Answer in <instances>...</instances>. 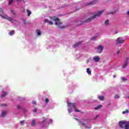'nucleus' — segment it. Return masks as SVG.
Segmentation results:
<instances>
[{
	"label": "nucleus",
	"instance_id": "obj_1",
	"mask_svg": "<svg viewBox=\"0 0 129 129\" xmlns=\"http://www.w3.org/2000/svg\"><path fill=\"white\" fill-rule=\"evenodd\" d=\"M119 126L120 128L129 129V121H120Z\"/></svg>",
	"mask_w": 129,
	"mask_h": 129
},
{
	"label": "nucleus",
	"instance_id": "obj_2",
	"mask_svg": "<svg viewBox=\"0 0 129 129\" xmlns=\"http://www.w3.org/2000/svg\"><path fill=\"white\" fill-rule=\"evenodd\" d=\"M102 13H103V11H98L95 15L92 16L90 18H88L86 20L85 22L86 23H89V22H91L92 20H94L96 18H97L98 17H100L101 15H102Z\"/></svg>",
	"mask_w": 129,
	"mask_h": 129
},
{
	"label": "nucleus",
	"instance_id": "obj_3",
	"mask_svg": "<svg viewBox=\"0 0 129 129\" xmlns=\"http://www.w3.org/2000/svg\"><path fill=\"white\" fill-rule=\"evenodd\" d=\"M52 20L55 22V24L56 26H57L58 28H60V29H65L64 26L61 27V26H62V22H60V20H59V19L56 17H53L52 18Z\"/></svg>",
	"mask_w": 129,
	"mask_h": 129
},
{
	"label": "nucleus",
	"instance_id": "obj_4",
	"mask_svg": "<svg viewBox=\"0 0 129 129\" xmlns=\"http://www.w3.org/2000/svg\"><path fill=\"white\" fill-rule=\"evenodd\" d=\"M67 104L69 107H70V106H72V107H74L75 111H76V112H80L81 111L78 110V109L76 108V104H75V103H71L69 102V101H68Z\"/></svg>",
	"mask_w": 129,
	"mask_h": 129
},
{
	"label": "nucleus",
	"instance_id": "obj_5",
	"mask_svg": "<svg viewBox=\"0 0 129 129\" xmlns=\"http://www.w3.org/2000/svg\"><path fill=\"white\" fill-rule=\"evenodd\" d=\"M103 48L104 47L102 45H100L98 47H95V49H97V53L100 54V53H102V51H103Z\"/></svg>",
	"mask_w": 129,
	"mask_h": 129
},
{
	"label": "nucleus",
	"instance_id": "obj_6",
	"mask_svg": "<svg viewBox=\"0 0 129 129\" xmlns=\"http://www.w3.org/2000/svg\"><path fill=\"white\" fill-rule=\"evenodd\" d=\"M115 42H116V44H122V43H124V40L122 39L120 37H118L116 39Z\"/></svg>",
	"mask_w": 129,
	"mask_h": 129
},
{
	"label": "nucleus",
	"instance_id": "obj_7",
	"mask_svg": "<svg viewBox=\"0 0 129 129\" xmlns=\"http://www.w3.org/2000/svg\"><path fill=\"white\" fill-rule=\"evenodd\" d=\"M93 60H94L96 62H99V61H100V57L98 56H94L93 58Z\"/></svg>",
	"mask_w": 129,
	"mask_h": 129
},
{
	"label": "nucleus",
	"instance_id": "obj_8",
	"mask_svg": "<svg viewBox=\"0 0 129 129\" xmlns=\"http://www.w3.org/2000/svg\"><path fill=\"white\" fill-rule=\"evenodd\" d=\"M81 44H82V41L77 42L75 44L73 45V48H76V47H78V46L80 45Z\"/></svg>",
	"mask_w": 129,
	"mask_h": 129
},
{
	"label": "nucleus",
	"instance_id": "obj_9",
	"mask_svg": "<svg viewBox=\"0 0 129 129\" xmlns=\"http://www.w3.org/2000/svg\"><path fill=\"white\" fill-rule=\"evenodd\" d=\"M45 23H48V25L52 26L53 25V22L52 21H49L48 19L44 20Z\"/></svg>",
	"mask_w": 129,
	"mask_h": 129
},
{
	"label": "nucleus",
	"instance_id": "obj_10",
	"mask_svg": "<svg viewBox=\"0 0 129 129\" xmlns=\"http://www.w3.org/2000/svg\"><path fill=\"white\" fill-rule=\"evenodd\" d=\"M128 64V62L127 61H124L123 64L122 68L124 69Z\"/></svg>",
	"mask_w": 129,
	"mask_h": 129
},
{
	"label": "nucleus",
	"instance_id": "obj_11",
	"mask_svg": "<svg viewBox=\"0 0 129 129\" xmlns=\"http://www.w3.org/2000/svg\"><path fill=\"white\" fill-rule=\"evenodd\" d=\"M0 17L6 19V20H8L9 21H12V18L11 17H5V16H3L2 15L0 14Z\"/></svg>",
	"mask_w": 129,
	"mask_h": 129
},
{
	"label": "nucleus",
	"instance_id": "obj_12",
	"mask_svg": "<svg viewBox=\"0 0 129 129\" xmlns=\"http://www.w3.org/2000/svg\"><path fill=\"white\" fill-rule=\"evenodd\" d=\"M7 111L3 112L1 114V117H5L6 116V115L7 114Z\"/></svg>",
	"mask_w": 129,
	"mask_h": 129
},
{
	"label": "nucleus",
	"instance_id": "obj_13",
	"mask_svg": "<svg viewBox=\"0 0 129 129\" xmlns=\"http://www.w3.org/2000/svg\"><path fill=\"white\" fill-rule=\"evenodd\" d=\"M36 126V120L35 119L32 120V122L31 123V126Z\"/></svg>",
	"mask_w": 129,
	"mask_h": 129
},
{
	"label": "nucleus",
	"instance_id": "obj_14",
	"mask_svg": "<svg viewBox=\"0 0 129 129\" xmlns=\"http://www.w3.org/2000/svg\"><path fill=\"white\" fill-rule=\"evenodd\" d=\"M79 124H82L83 126L85 127V128H87V126L86 125V123H83V122H81V121H80V122H79Z\"/></svg>",
	"mask_w": 129,
	"mask_h": 129
},
{
	"label": "nucleus",
	"instance_id": "obj_15",
	"mask_svg": "<svg viewBox=\"0 0 129 129\" xmlns=\"http://www.w3.org/2000/svg\"><path fill=\"white\" fill-rule=\"evenodd\" d=\"M9 35L10 36H13V35H15V30H12L9 33Z\"/></svg>",
	"mask_w": 129,
	"mask_h": 129
},
{
	"label": "nucleus",
	"instance_id": "obj_16",
	"mask_svg": "<svg viewBox=\"0 0 129 129\" xmlns=\"http://www.w3.org/2000/svg\"><path fill=\"white\" fill-rule=\"evenodd\" d=\"M8 95V93L7 92H4L1 95V97H5V96Z\"/></svg>",
	"mask_w": 129,
	"mask_h": 129
},
{
	"label": "nucleus",
	"instance_id": "obj_17",
	"mask_svg": "<svg viewBox=\"0 0 129 129\" xmlns=\"http://www.w3.org/2000/svg\"><path fill=\"white\" fill-rule=\"evenodd\" d=\"M36 33H37V36H41V31H40V30L39 29L36 30Z\"/></svg>",
	"mask_w": 129,
	"mask_h": 129
},
{
	"label": "nucleus",
	"instance_id": "obj_18",
	"mask_svg": "<svg viewBox=\"0 0 129 129\" xmlns=\"http://www.w3.org/2000/svg\"><path fill=\"white\" fill-rule=\"evenodd\" d=\"M87 73L89 75H90V74H91V71H90V69H89V68H87Z\"/></svg>",
	"mask_w": 129,
	"mask_h": 129
},
{
	"label": "nucleus",
	"instance_id": "obj_19",
	"mask_svg": "<svg viewBox=\"0 0 129 129\" xmlns=\"http://www.w3.org/2000/svg\"><path fill=\"white\" fill-rule=\"evenodd\" d=\"M95 4V1H92V2H91L89 3H88V6H90L91 5H94Z\"/></svg>",
	"mask_w": 129,
	"mask_h": 129
},
{
	"label": "nucleus",
	"instance_id": "obj_20",
	"mask_svg": "<svg viewBox=\"0 0 129 129\" xmlns=\"http://www.w3.org/2000/svg\"><path fill=\"white\" fill-rule=\"evenodd\" d=\"M27 13L28 14V17H30V16H31V14H32V12H31V11L29 10H27Z\"/></svg>",
	"mask_w": 129,
	"mask_h": 129
},
{
	"label": "nucleus",
	"instance_id": "obj_21",
	"mask_svg": "<svg viewBox=\"0 0 129 129\" xmlns=\"http://www.w3.org/2000/svg\"><path fill=\"white\" fill-rule=\"evenodd\" d=\"M98 98L100 100H104V97L103 96H100L98 97Z\"/></svg>",
	"mask_w": 129,
	"mask_h": 129
},
{
	"label": "nucleus",
	"instance_id": "obj_22",
	"mask_svg": "<svg viewBox=\"0 0 129 129\" xmlns=\"http://www.w3.org/2000/svg\"><path fill=\"white\" fill-rule=\"evenodd\" d=\"M47 119H48V118L46 119H43V121H40V123L41 124H43V123H45V122H46V120H47Z\"/></svg>",
	"mask_w": 129,
	"mask_h": 129
},
{
	"label": "nucleus",
	"instance_id": "obj_23",
	"mask_svg": "<svg viewBox=\"0 0 129 129\" xmlns=\"http://www.w3.org/2000/svg\"><path fill=\"white\" fill-rule=\"evenodd\" d=\"M108 24H109V20H106L104 22V25H105L106 26H108Z\"/></svg>",
	"mask_w": 129,
	"mask_h": 129
},
{
	"label": "nucleus",
	"instance_id": "obj_24",
	"mask_svg": "<svg viewBox=\"0 0 129 129\" xmlns=\"http://www.w3.org/2000/svg\"><path fill=\"white\" fill-rule=\"evenodd\" d=\"M122 114H125V113H128V110L126 109L125 111H122Z\"/></svg>",
	"mask_w": 129,
	"mask_h": 129
},
{
	"label": "nucleus",
	"instance_id": "obj_25",
	"mask_svg": "<svg viewBox=\"0 0 129 129\" xmlns=\"http://www.w3.org/2000/svg\"><path fill=\"white\" fill-rule=\"evenodd\" d=\"M101 107H102V105H99L98 106H97V107H96L95 108V109H99V108H101Z\"/></svg>",
	"mask_w": 129,
	"mask_h": 129
},
{
	"label": "nucleus",
	"instance_id": "obj_26",
	"mask_svg": "<svg viewBox=\"0 0 129 129\" xmlns=\"http://www.w3.org/2000/svg\"><path fill=\"white\" fill-rule=\"evenodd\" d=\"M121 80L122 81H124V82H125V81H127V79H125L124 77H122Z\"/></svg>",
	"mask_w": 129,
	"mask_h": 129
},
{
	"label": "nucleus",
	"instance_id": "obj_27",
	"mask_svg": "<svg viewBox=\"0 0 129 129\" xmlns=\"http://www.w3.org/2000/svg\"><path fill=\"white\" fill-rule=\"evenodd\" d=\"M13 2H14V0H9V5H12V4H13Z\"/></svg>",
	"mask_w": 129,
	"mask_h": 129
},
{
	"label": "nucleus",
	"instance_id": "obj_28",
	"mask_svg": "<svg viewBox=\"0 0 129 129\" xmlns=\"http://www.w3.org/2000/svg\"><path fill=\"white\" fill-rule=\"evenodd\" d=\"M96 38H97V36H93V37H92L91 38V40H95V39H96Z\"/></svg>",
	"mask_w": 129,
	"mask_h": 129
},
{
	"label": "nucleus",
	"instance_id": "obj_29",
	"mask_svg": "<svg viewBox=\"0 0 129 129\" xmlns=\"http://www.w3.org/2000/svg\"><path fill=\"white\" fill-rule=\"evenodd\" d=\"M23 23L24 24V25L27 24V21H26V20L23 19Z\"/></svg>",
	"mask_w": 129,
	"mask_h": 129
},
{
	"label": "nucleus",
	"instance_id": "obj_30",
	"mask_svg": "<svg viewBox=\"0 0 129 129\" xmlns=\"http://www.w3.org/2000/svg\"><path fill=\"white\" fill-rule=\"evenodd\" d=\"M45 103H48L49 102V99L48 98H46L45 100Z\"/></svg>",
	"mask_w": 129,
	"mask_h": 129
},
{
	"label": "nucleus",
	"instance_id": "obj_31",
	"mask_svg": "<svg viewBox=\"0 0 129 129\" xmlns=\"http://www.w3.org/2000/svg\"><path fill=\"white\" fill-rule=\"evenodd\" d=\"M24 123H25V120H22L20 121V124H21V125L24 124Z\"/></svg>",
	"mask_w": 129,
	"mask_h": 129
},
{
	"label": "nucleus",
	"instance_id": "obj_32",
	"mask_svg": "<svg viewBox=\"0 0 129 129\" xmlns=\"http://www.w3.org/2000/svg\"><path fill=\"white\" fill-rule=\"evenodd\" d=\"M128 59H129V57L128 56H126L125 57V61H127V62H128Z\"/></svg>",
	"mask_w": 129,
	"mask_h": 129
},
{
	"label": "nucleus",
	"instance_id": "obj_33",
	"mask_svg": "<svg viewBox=\"0 0 129 129\" xmlns=\"http://www.w3.org/2000/svg\"><path fill=\"white\" fill-rule=\"evenodd\" d=\"M114 97L115 98H119V95H116Z\"/></svg>",
	"mask_w": 129,
	"mask_h": 129
},
{
	"label": "nucleus",
	"instance_id": "obj_34",
	"mask_svg": "<svg viewBox=\"0 0 129 129\" xmlns=\"http://www.w3.org/2000/svg\"><path fill=\"white\" fill-rule=\"evenodd\" d=\"M0 13H4V10H3V9L2 8H0Z\"/></svg>",
	"mask_w": 129,
	"mask_h": 129
},
{
	"label": "nucleus",
	"instance_id": "obj_35",
	"mask_svg": "<svg viewBox=\"0 0 129 129\" xmlns=\"http://www.w3.org/2000/svg\"><path fill=\"white\" fill-rule=\"evenodd\" d=\"M11 13H12V14H13V15H16V13H15V11L14 10H11Z\"/></svg>",
	"mask_w": 129,
	"mask_h": 129
},
{
	"label": "nucleus",
	"instance_id": "obj_36",
	"mask_svg": "<svg viewBox=\"0 0 129 129\" xmlns=\"http://www.w3.org/2000/svg\"><path fill=\"white\" fill-rule=\"evenodd\" d=\"M37 110V108H35L33 110V112H36Z\"/></svg>",
	"mask_w": 129,
	"mask_h": 129
},
{
	"label": "nucleus",
	"instance_id": "obj_37",
	"mask_svg": "<svg viewBox=\"0 0 129 129\" xmlns=\"http://www.w3.org/2000/svg\"><path fill=\"white\" fill-rule=\"evenodd\" d=\"M120 52V50H117L116 54H117V55H118V54H119V52Z\"/></svg>",
	"mask_w": 129,
	"mask_h": 129
},
{
	"label": "nucleus",
	"instance_id": "obj_38",
	"mask_svg": "<svg viewBox=\"0 0 129 129\" xmlns=\"http://www.w3.org/2000/svg\"><path fill=\"white\" fill-rule=\"evenodd\" d=\"M32 103H33V104H37V103L36 102V101H32Z\"/></svg>",
	"mask_w": 129,
	"mask_h": 129
},
{
	"label": "nucleus",
	"instance_id": "obj_39",
	"mask_svg": "<svg viewBox=\"0 0 129 129\" xmlns=\"http://www.w3.org/2000/svg\"><path fill=\"white\" fill-rule=\"evenodd\" d=\"M99 116L98 115H97L96 117L95 118H94V120H95V119H96V118H97Z\"/></svg>",
	"mask_w": 129,
	"mask_h": 129
},
{
	"label": "nucleus",
	"instance_id": "obj_40",
	"mask_svg": "<svg viewBox=\"0 0 129 129\" xmlns=\"http://www.w3.org/2000/svg\"><path fill=\"white\" fill-rule=\"evenodd\" d=\"M82 120H84V121H88V119H83Z\"/></svg>",
	"mask_w": 129,
	"mask_h": 129
},
{
	"label": "nucleus",
	"instance_id": "obj_41",
	"mask_svg": "<svg viewBox=\"0 0 129 129\" xmlns=\"http://www.w3.org/2000/svg\"><path fill=\"white\" fill-rule=\"evenodd\" d=\"M69 112L70 113L71 112V109H69Z\"/></svg>",
	"mask_w": 129,
	"mask_h": 129
},
{
	"label": "nucleus",
	"instance_id": "obj_42",
	"mask_svg": "<svg viewBox=\"0 0 129 129\" xmlns=\"http://www.w3.org/2000/svg\"><path fill=\"white\" fill-rule=\"evenodd\" d=\"M17 107H18V108H21V106H20V105H18Z\"/></svg>",
	"mask_w": 129,
	"mask_h": 129
},
{
	"label": "nucleus",
	"instance_id": "obj_43",
	"mask_svg": "<svg viewBox=\"0 0 129 129\" xmlns=\"http://www.w3.org/2000/svg\"><path fill=\"white\" fill-rule=\"evenodd\" d=\"M127 15L128 16H129V11H127Z\"/></svg>",
	"mask_w": 129,
	"mask_h": 129
},
{
	"label": "nucleus",
	"instance_id": "obj_44",
	"mask_svg": "<svg viewBox=\"0 0 129 129\" xmlns=\"http://www.w3.org/2000/svg\"><path fill=\"white\" fill-rule=\"evenodd\" d=\"M16 2H21V1H22V0H16Z\"/></svg>",
	"mask_w": 129,
	"mask_h": 129
},
{
	"label": "nucleus",
	"instance_id": "obj_45",
	"mask_svg": "<svg viewBox=\"0 0 129 129\" xmlns=\"http://www.w3.org/2000/svg\"><path fill=\"white\" fill-rule=\"evenodd\" d=\"M24 4H26V2L24 0L22 1Z\"/></svg>",
	"mask_w": 129,
	"mask_h": 129
},
{
	"label": "nucleus",
	"instance_id": "obj_46",
	"mask_svg": "<svg viewBox=\"0 0 129 129\" xmlns=\"http://www.w3.org/2000/svg\"><path fill=\"white\" fill-rule=\"evenodd\" d=\"M113 78H115V76H113Z\"/></svg>",
	"mask_w": 129,
	"mask_h": 129
},
{
	"label": "nucleus",
	"instance_id": "obj_47",
	"mask_svg": "<svg viewBox=\"0 0 129 129\" xmlns=\"http://www.w3.org/2000/svg\"><path fill=\"white\" fill-rule=\"evenodd\" d=\"M3 106H6V104H3Z\"/></svg>",
	"mask_w": 129,
	"mask_h": 129
},
{
	"label": "nucleus",
	"instance_id": "obj_48",
	"mask_svg": "<svg viewBox=\"0 0 129 129\" xmlns=\"http://www.w3.org/2000/svg\"><path fill=\"white\" fill-rule=\"evenodd\" d=\"M110 14H113V12H111Z\"/></svg>",
	"mask_w": 129,
	"mask_h": 129
},
{
	"label": "nucleus",
	"instance_id": "obj_49",
	"mask_svg": "<svg viewBox=\"0 0 129 129\" xmlns=\"http://www.w3.org/2000/svg\"><path fill=\"white\" fill-rule=\"evenodd\" d=\"M76 120H78V119H77V118H76Z\"/></svg>",
	"mask_w": 129,
	"mask_h": 129
}]
</instances>
